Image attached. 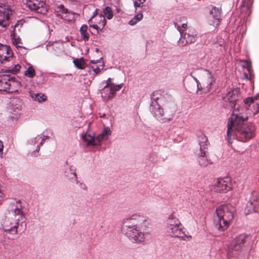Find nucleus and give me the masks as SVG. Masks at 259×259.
I'll list each match as a JSON object with an SVG mask.
<instances>
[{"label": "nucleus", "instance_id": "21", "mask_svg": "<svg viewBox=\"0 0 259 259\" xmlns=\"http://www.w3.org/2000/svg\"><path fill=\"white\" fill-rule=\"evenodd\" d=\"M10 104V112L14 114L18 113L22 109V101L19 98L12 99Z\"/></svg>", "mask_w": 259, "mask_h": 259}, {"label": "nucleus", "instance_id": "23", "mask_svg": "<svg viewBox=\"0 0 259 259\" xmlns=\"http://www.w3.org/2000/svg\"><path fill=\"white\" fill-rule=\"evenodd\" d=\"M256 203V202L255 200L249 201L245 208V213L249 214L254 212H258V208L255 206Z\"/></svg>", "mask_w": 259, "mask_h": 259}, {"label": "nucleus", "instance_id": "19", "mask_svg": "<svg viewBox=\"0 0 259 259\" xmlns=\"http://www.w3.org/2000/svg\"><path fill=\"white\" fill-rule=\"evenodd\" d=\"M13 57V51L10 47L7 45L0 44V62L4 63L10 61V59Z\"/></svg>", "mask_w": 259, "mask_h": 259}, {"label": "nucleus", "instance_id": "15", "mask_svg": "<svg viewBox=\"0 0 259 259\" xmlns=\"http://www.w3.org/2000/svg\"><path fill=\"white\" fill-rule=\"evenodd\" d=\"M212 51L217 54L221 55L226 51V41L222 37L218 36L211 45Z\"/></svg>", "mask_w": 259, "mask_h": 259}, {"label": "nucleus", "instance_id": "32", "mask_svg": "<svg viewBox=\"0 0 259 259\" xmlns=\"http://www.w3.org/2000/svg\"><path fill=\"white\" fill-rule=\"evenodd\" d=\"M103 13L105 17H106L108 19H111L113 16V12L110 7H106L103 10Z\"/></svg>", "mask_w": 259, "mask_h": 259}, {"label": "nucleus", "instance_id": "12", "mask_svg": "<svg viewBox=\"0 0 259 259\" xmlns=\"http://www.w3.org/2000/svg\"><path fill=\"white\" fill-rule=\"evenodd\" d=\"M106 20L105 16L102 14L95 15V14L90 18L89 21L90 26L97 30H102L106 24Z\"/></svg>", "mask_w": 259, "mask_h": 259}, {"label": "nucleus", "instance_id": "37", "mask_svg": "<svg viewBox=\"0 0 259 259\" xmlns=\"http://www.w3.org/2000/svg\"><path fill=\"white\" fill-rule=\"evenodd\" d=\"M253 2V0H244L243 5L246 6L247 8H249L252 5Z\"/></svg>", "mask_w": 259, "mask_h": 259}, {"label": "nucleus", "instance_id": "27", "mask_svg": "<svg viewBox=\"0 0 259 259\" xmlns=\"http://www.w3.org/2000/svg\"><path fill=\"white\" fill-rule=\"evenodd\" d=\"M31 97L34 100L39 102L45 101L47 99V97L41 93L32 94Z\"/></svg>", "mask_w": 259, "mask_h": 259}, {"label": "nucleus", "instance_id": "43", "mask_svg": "<svg viewBox=\"0 0 259 259\" xmlns=\"http://www.w3.org/2000/svg\"><path fill=\"white\" fill-rule=\"evenodd\" d=\"M19 42V40H18L17 39H15V40L13 41V44L16 45H18Z\"/></svg>", "mask_w": 259, "mask_h": 259}, {"label": "nucleus", "instance_id": "35", "mask_svg": "<svg viewBox=\"0 0 259 259\" xmlns=\"http://www.w3.org/2000/svg\"><path fill=\"white\" fill-rule=\"evenodd\" d=\"M145 2V0H136L134 2V6L137 9L138 7H142V5Z\"/></svg>", "mask_w": 259, "mask_h": 259}, {"label": "nucleus", "instance_id": "17", "mask_svg": "<svg viewBox=\"0 0 259 259\" xmlns=\"http://www.w3.org/2000/svg\"><path fill=\"white\" fill-rule=\"evenodd\" d=\"M239 92L238 89H232L223 97V99L225 102L229 103L230 107L234 108L239 99Z\"/></svg>", "mask_w": 259, "mask_h": 259}, {"label": "nucleus", "instance_id": "25", "mask_svg": "<svg viewBox=\"0 0 259 259\" xmlns=\"http://www.w3.org/2000/svg\"><path fill=\"white\" fill-rule=\"evenodd\" d=\"M82 139L86 143L87 146H88L90 145H98V143L96 142L94 136H92L88 134H85L82 136Z\"/></svg>", "mask_w": 259, "mask_h": 259}, {"label": "nucleus", "instance_id": "5", "mask_svg": "<svg viewBox=\"0 0 259 259\" xmlns=\"http://www.w3.org/2000/svg\"><path fill=\"white\" fill-rule=\"evenodd\" d=\"M182 226L180 220L176 218L174 213L169 215L166 227L167 233L172 237L180 238L184 240H190L191 236L185 233Z\"/></svg>", "mask_w": 259, "mask_h": 259}, {"label": "nucleus", "instance_id": "38", "mask_svg": "<svg viewBox=\"0 0 259 259\" xmlns=\"http://www.w3.org/2000/svg\"><path fill=\"white\" fill-rule=\"evenodd\" d=\"M104 137L102 134L97 137L96 140L98 141V145L104 139Z\"/></svg>", "mask_w": 259, "mask_h": 259}, {"label": "nucleus", "instance_id": "18", "mask_svg": "<svg viewBox=\"0 0 259 259\" xmlns=\"http://www.w3.org/2000/svg\"><path fill=\"white\" fill-rule=\"evenodd\" d=\"M255 100L252 97H248L244 101V108L247 110L250 111L254 114L257 113L259 112V103L256 102Z\"/></svg>", "mask_w": 259, "mask_h": 259}, {"label": "nucleus", "instance_id": "14", "mask_svg": "<svg viewBox=\"0 0 259 259\" xmlns=\"http://www.w3.org/2000/svg\"><path fill=\"white\" fill-rule=\"evenodd\" d=\"M123 84L117 85L114 87H104L101 91V96L104 101H108L116 96V93L122 87Z\"/></svg>", "mask_w": 259, "mask_h": 259}, {"label": "nucleus", "instance_id": "4", "mask_svg": "<svg viewBox=\"0 0 259 259\" xmlns=\"http://www.w3.org/2000/svg\"><path fill=\"white\" fill-rule=\"evenodd\" d=\"M175 26L181 33L179 44L185 46L187 44L194 43L196 41L197 33L194 28H190L184 32L187 26V19L185 17H180L175 22Z\"/></svg>", "mask_w": 259, "mask_h": 259}, {"label": "nucleus", "instance_id": "45", "mask_svg": "<svg viewBox=\"0 0 259 259\" xmlns=\"http://www.w3.org/2000/svg\"><path fill=\"white\" fill-rule=\"evenodd\" d=\"M83 189H87V187H86V186H85L84 185Z\"/></svg>", "mask_w": 259, "mask_h": 259}, {"label": "nucleus", "instance_id": "31", "mask_svg": "<svg viewBox=\"0 0 259 259\" xmlns=\"http://www.w3.org/2000/svg\"><path fill=\"white\" fill-rule=\"evenodd\" d=\"M143 16L141 13L135 15L134 17L130 21L129 24L131 25H135L138 22L141 21L143 19Z\"/></svg>", "mask_w": 259, "mask_h": 259}, {"label": "nucleus", "instance_id": "34", "mask_svg": "<svg viewBox=\"0 0 259 259\" xmlns=\"http://www.w3.org/2000/svg\"><path fill=\"white\" fill-rule=\"evenodd\" d=\"M21 68V66L19 64H17L15 65L14 68L10 69H7L6 72H10L13 74H16L20 71Z\"/></svg>", "mask_w": 259, "mask_h": 259}, {"label": "nucleus", "instance_id": "6", "mask_svg": "<svg viewBox=\"0 0 259 259\" xmlns=\"http://www.w3.org/2000/svg\"><path fill=\"white\" fill-rule=\"evenodd\" d=\"M159 95L158 92H154L152 95V98L154 102L151 104L150 110L153 116L158 120L162 122H165L170 121L173 116L174 111L171 110L168 112H164L163 109L161 108L160 105L157 104L156 100L158 99V96Z\"/></svg>", "mask_w": 259, "mask_h": 259}, {"label": "nucleus", "instance_id": "28", "mask_svg": "<svg viewBox=\"0 0 259 259\" xmlns=\"http://www.w3.org/2000/svg\"><path fill=\"white\" fill-rule=\"evenodd\" d=\"M56 12L57 13V15L60 16L62 18H63L64 15L67 13L68 10L63 5H61L57 8Z\"/></svg>", "mask_w": 259, "mask_h": 259}, {"label": "nucleus", "instance_id": "16", "mask_svg": "<svg viewBox=\"0 0 259 259\" xmlns=\"http://www.w3.org/2000/svg\"><path fill=\"white\" fill-rule=\"evenodd\" d=\"M12 11L8 6L0 5V26L6 27L9 25V20Z\"/></svg>", "mask_w": 259, "mask_h": 259}, {"label": "nucleus", "instance_id": "9", "mask_svg": "<svg viewBox=\"0 0 259 259\" xmlns=\"http://www.w3.org/2000/svg\"><path fill=\"white\" fill-rule=\"evenodd\" d=\"M15 77L10 75L3 74L0 75V91L6 92L9 93L18 92L21 88V83L15 80Z\"/></svg>", "mask_w": 259, "mask_h": 259}, {"label": "nucleus", "instance_id": "40", "mask_svg": "<svg viewBox=\"0 0 259 259\" xmlns=\"http://www.w3.org/2000/svg\"><path fill=\"white\" fill-rule=\"evenodd\" d=\"M92 69L94 70V71L95 72L96 74H98L100 72V69L98 66H96V67L94 66H92Z\"/></svg>", "mask_w": 259, "mask_h": 259}, {"label": "nucleus", "instance_id": "29", "mask_svg": "<svg viewBox=\"0 0 259 259\" xmlns=\"http://www.w3.org/2000/svg\"><path fill=\"white\" fill-rule=\"evenodd\" d=\"M66 176L71 179L76 180V174L75 169L73 166H71L68 170L65 171Z\"/></svg>", "mask_w": 259, "mask_h": 259}, {"label": "nucleus", "instance_id": "33", "mask_svg": "<svg viewBox=\"0 0 259 259\" xmlns=\"http://www.w3.org/2000/svg\"><path fill=\"white\" fill-rule=\"evenodd\" d=\"M24 74L28 77H33L35 75V71L32 66H29L25 71Z\"/></svg>", "mask_w": 259, "mask_h": 259}, {"label": "nucleus", "instance_id": "42", "mask_svg": "<svg viewBox=\"0 0 259 259\" xmlns=\"http://www.w3.org/2000/svg\"><path fill=\"white\" fill-rule=\"evenodd\" d=\"M247 68L249 72H250L251 69V63L250 62H247Z\"/></svg>", "mask_w": 259, "mask_h": 259}, {"label": "nucleus", "instance_id": "13", "mask_svg": "<svg viewBox=\"0 0 259 259\" xmlns=\"http://www.w3.org/2000/svg\"><path fill=\"white\" fill-rule=\"evenodd\" d=\"M45 5L46 3L44 0H29L26 3L27 7L31 11L41 14H45L47 12Z\"/></svg>", "mask_w": 259, "mask_h": 259}, {"label": "nucleus", "instance_id": "44", "mask_svg": "<svg viewBox=\"0 0 259 259\" xmlns=\"http://www.w3.org/2000/svg\"><path fill=\"white\" fill-rule=\"evenodd\" d=\"M90 63H96L94 62V61L92 60V61H91Z\"/></svg>", "mask_w": 259, "mask_h": 259}, {"label": "nucleus", "instance_id": "10", "mask_svg": "<svg viewBox=\"0 0 259 259\" xmlns=\"http://www.w3.org/2000/svg\"><path fill=\"white\" fill-rule=\"evenodd\" d=\"M232 182L230 178H219L214 183L212 189L217 192H227L232 189Z\"/></svg>", "mask_w": 259, "mask_h": 259}, {"label": "nucleus", "instance_id": "8", "mask_svg": "<svg viewBox=\"0 0 259 259\" xmlns=\"http://www.w3.org/2000/svg\"><path fill=\"white\" fill-rule=\"evenodd\" d=\"M196 72L199 75V79L193 77L197 83V92L201 91L204 93H208L214 83L211 73L207 70H197Z\"/></svg>", "mask_w": 259, "mask_h": 259}, {"label": "nucleus", "instance_id": "1", "mask_svg": "<svg viewBox=\"0 0 259 259\" xmlns=\"http://www.w3.org/2000/svg\"><path fill=\"white\" fill-rule=\"evenodd\" d=\"M148 224L145 217L136 213L124 219L122 231L132 241L141 243L145 240Z\"/></svg>", "mask_w": 259, "mask_h": 259}, {"label": "nucleus", "instance_id": "11", "mask_svg": "<svg viewBox=\"0 0 259 259\" xmlns=\"http://www.w3.org/2000/svg\"><path fill=\"white\" fill-rule=\"evenodd\" d=\"M13 215L15 217V222L14 226L9 228L7 226L4 227V229L6 232H14L15 234L17 233V229L18 226V222L22 220L23 218V212L21 210V205L19 202H16L15 208L12 209Z\"/></svg>", "mask_w": 259, "mask_h": 259}, {"label": "nucleus", "instance_id": "3", "mask_svg": "<svg viewBox=\"0 0 259 259\" xmlns=\"http://www.w3.org/2000/svg\"><path fill=\"white\" fill-rule=\"evenodd\" d=\"M234 207L230 204L223 205L216 209L213 223L219 231H224L228 228L234 218Z\"/></svg>", "mask_w": 259, "mask_h": 259}, {"label": "nucleus", "instance_id": "7", "mask_svg": "<svg viewBox=\"0 0 259 259\" xmlns=\"http://www.w3.org/2000/svg\"><path fill=\"white\" fill-rule=\"evenodd\" d=\"M250 240V237L245 234H241L237 236L230 243L228 248V258L237 256L244 250L246 244Z\"/></svg>", "mask_w": 259, "mask_h": 259}, {"label": "nucleus", "instance_id": "41", "mask_svg": "<svg viewBox=\"0 0 259 259\" xmlns=\"http://www.w3.org/2000/svg\"><path fill=\"white\" fill-rule=\"evenodd\" d=\"M3 149H4L3 143L2 141L0 140V157H2V156H3Z\"/></svg>", "mask_w": 259, "mask_h": 259}, {"label": "nucleus", "instance_id": "26", "mask_svg": "<svg viewBox=\"0 0 259 259\" xmlns=\"http://www.w3.org/2000/svg\"><path fill=\"white\" fill-rule=\"evenodd\" d=\"M88 28V27L87 25H83L80 28V32L81 36L84 41H88L90 37V35L87 32Z\"/></svg>", "mask_w": 259, "mask_h": 259}, {"label": "nucleus", "instance_id": "24", "mask_svg": "<svg viewBox=\"0 0 259 259\" xmlns=\"http://www.w3.org/2000/svg\"><path fill=\"white\" fill-rule=\"evenodd\" d=\"M199 145H200V151H203L207 148V146L208 144V141L207 137L202 134L199 137Z\"/></svg>", "mask_w": 259, "mask_h": 259}, {"label": "nucleus", "instance_id": "20", "mask_svg": "<svg viewBox=\"0 0 259 259\" xmlns=\"http://www.w3.org/2000/svg\"><path fill=\"white\" fill-rule=\"evenodd\" d=\"M221 9L212 7L210 10V18L209 21L210 24L213 26H217L220 23L221 15Z\"/></svg>", "mask_w": 259, "mask_h": 259}, {"label": "nucleus", "instance_id": "22", "mask_svg": "<svg viewBox=\"0 0 259 259\" xmlns=\"http://www.w3.org/2000/svg\"><path fill=\"white\" fill-rule=\"evenodd\" d=\"M198 162L199 164L203 167H205L209 164H212L211 160L208 158V157L206 156L205 151H200Z\"/></svg>", "mask_w": 259, "mask_h": 259}, {"label": "nucleus", "instance_id": "39", "mask_svg": "<svg viewBox=\"0 0 259 259\" xmlns=\"http://www.w3.org/2000/svg\"><path fill=\"white\" fill-rule=\"evenodd\" d=\"M102 134L105 137L110 134V130L108 128H105Z\"/></svg>", "mask_w": 259, "mask_h": 259}, {"label": "nucleus", "instance_id": "36", "mask_svg": "<svg viewBox=\"0 0 259 259\" xmlns=\"http://www.w3.org/2000/svg\"><path fill=\"white\" fill-rule=\"evenodd\" d=\"M106 84L104 87H116L117 85H115L114 83L111 82V78H108L106 81Z\"/></svg>", "mask_w": 259, "mask_h": 259}, {"label": "nucleus", "instance_id": "30", "mask_svg": "<svg viewBox=\"0 0 259 259\" xmlns=\"http://www.w3.org/2000/svg\"><path fill=\"white\" fill-rule=\"evenodd\" d=\"M73 63L78 69H82L84 68L85 62L83 58L74 60Z\"/></svg>", "mask_w": 259, "mask_h": 259}, {"label": "nucleus", "instance_id": "2", "mask_svg": "<svg viewBox=\"0 0 259 259\" xmlns=\"http://www.w3.org/2000/svg\"><path fill=\"white\" fill-rule=\"evenodd\" d=\"M239 111L238 108L234 110L228 122L227 139L230 144L231 143L230 139L233 134V127L236 129L237 138L243 142L253 137L255 130L253 125L243 123L247 119V117H244L238 113Z\"/></svg>", "mask_w": 259, "mask_h": 259}]
</instances>
